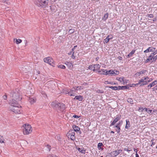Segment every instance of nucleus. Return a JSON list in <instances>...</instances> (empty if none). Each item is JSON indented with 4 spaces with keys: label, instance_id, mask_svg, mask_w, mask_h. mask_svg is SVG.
Masks as SVG:
<instances>
[{
    "label": "nucleus",
    "instance_id": "nucleus-25",
    "mask_svg": "<svg viewBox=\"0 0 157 157\" xmlns=\"http://www.w3.org/2000/svg\"><path fill=\"white\" fill-rule=\"evenodd\" d=\"M100 65L99 64H94V68H96L97 69H99L100 67Z\"/></svg>",
    "mask_w": 157,
    "mask_h": 157
},
{
    "label": "nucleus",
    "instance_id": "nucleus-3",
    "mask_svg": "<svg viewBox=\"0 0 157 157\" xmlns=\"http://www.w3.org/2000/svg\"><path fill=\"white\" fill-rule=\"evenodd\" d=\"M23 132L24 134L28 135L32 132V127L30 125L25 124L23 126Z\"/></svg>",
    "mask_w": 157,
    "mask_h": 157
},
{
    "label": "nucleus",
    "instance_id": "nucleus-32",
    "mask_svg": "<svg viewBox=\"0 0 157 157\" xmlns=\"http://www.w3.org/2000/svg\"><path fill=\"white\" fill-rule=\"evenodd\" d=\"M112 37L109 38V37H107L104 40V42H105L106 43H108L110 39H111Z\"/></svg>",
    "mask_w": 157,
    "mask_h": 157
},
{
    "label": "nucleus",
    "instance_id": "nucleus-62",
    "mask_svg": "<svg viewBox=\"0 0 157 157\" xmlns=\"http://www.w3.org/2000/svg\"><path fill=\"white\" fill-rule=\"evenodd\" d=\"M134 151L136 153H137V150L136 149H135V148H134Z\"/></svg>",
    "mask_w": 157,
    "mask_h": 157
},
{
    "label": "nucleus",
    "instance_id": "nucleus-38",
    "mask_svg": "<svg viewBox=\"0 0 157 157\" xmlns=\"http://www.w3.org/2000/svg\"><path fill=\"white\" fill-rule=\"evenodd\" d=\"M3 140V137L0 136V143H4Z\"/></svg>",
    "mask_w": 157,
    "mask_h": 157
},
{
    "label": "nucleus",
    "instance_id": "nucleus-15",
    "mask_svg": "<svg viewBox=\"0 0 157 157\" xmlns=\"http://www.w3.org/2000/svg\"><path fill=\"white\" fill-rule=\"evenodd\" d=\"M146 70H142L139 72H137L135 74V76H139L140 75L144 74L146 72Z\"/></svg>",
    "mask_w": 157,
    "mask_h": 157
},
{
    "label": "nucleus",
    "instance_id": "nucleus-63",
    "mask_svg": "<svg viewBox=\"0 0 157 157\" xmlns=\"http://www.w3.org/2000/svg\"><path fill=\"white\" fill-rule=\"evenodd\" d=\"M144 78L145 80H147L149 78L148 77H144Z\"/></svg>",
    "mask_w": 157,
    "mask_h": 157
},
{
    "label": "nucleus",
    "instance_id": "nucleus-12",
    "mask_svg": "<svg viewBox=\"0 0 157 157\" xmlns=\"http://www.w3.org/2000/svg\"><path fill=\"white\" fill-rule=\"evenodd\" d=\"M116 79L117 80L121 82V83L122 84L123 83V85H124V77H117L116 78Z\"/></svg>",
    "mask_w": 157,
    "mask_h": 157
},
{
    "label": "nucleus",
    "instance_id": "nucleus-61",
    "mask_svg": "<svg viewBox=\"0 0 157 157\" xmlns=\"http://www.w3.org/2000/svg\"><path fill=\"white\" fill-rule=\"evenodd\" d=\"M124 151H131V150H128V148H124Z\"/></svg>",
    "mask_w": 157,
    "mask_h": 157
},
{
    "label": "nucleus",
    "instance_id": "nucleus-56",
    "mask_svg": "<svg viewBox=\"0 0 157 157\" xmlns=\"http://www.w3.org/2000/svg\"><path fill=\"white\" fill-rule=\"evenodd\" d=\"M93 67L92 66V65H91V66H90L89 67V69H90V70H92V68H93Z\"/></svg>",
    "mask_w": 157,
    "mask_h": 157
},
{
    "label": "nucleus",
    "instance_id": "nucleus-36",
    "mask_svg": "<svg viewBox=\"0 0 157 157\" xmlns=\"http://www.w3.org/2000/svg\"><path fill=\"white\" fill-rule=\"evenodd\" d=\"M144 109L149 114L151 113L152 110H148L147 108H144Z\"/></svg>",
    "mask_w": 157,
    "mask_h": 157
},
{
    "label": "nucleus",
    "instance_id": "nucleus-45",
    "mask_svg": "<svg viewBox=\"0 0 157 157\" xmlns=\"http://www.w3.org/2000/svg\"><path fill=\"white\" fill-rule=\"evenodd\" d=\"M46 147L48 149V151H50L51 150V146L48 144L46 145Z\"/></svg>",
    "mask_w": 157,
    "mask_h": 157
},
{
    "label": "nucleus",
    "instance_id": "nucleus-2",
    "mask_svg": "<svg viewBox=\"0 0 157 157\" xmlns=\"http://www.w3.org/2000/svg\"><path fill=\"white\" fill-rule=\"evenodd\" d=\"M20 96L18 92H11L10 93V96L12 98V100L11 102L14 100L16 102H17L19 100H20V98L19 97Z\"/></svg>",
    "mask_w": 157,
    "mask_h": 157
},
{
    "label": "nucleus",
    "instance_id": "nucleus-7",
    "mask_svg": "<svg viewBox=\"0 0 157 157\" xmlns=\"http://www.w3.org/2000/svg\"><path fill=\"white\" fill-rule=\"evenodd\" d=\"M65 105L63 103H58L57 110L63 111L65 109Z\"/></svg>",
    "mask_w": 157,
    "mask_h": 157
},
{
    "label": "nucleus",
    "instance_id": "nucleus-30",
    "mask_svg": "<svg viewBox=\"0 0 157 157\" xmlns=\"http://www.w3.org/2000/svg\"><path fill=\"white\" fill-rule=\"evenodd\" d=\"M127 101L130 103L131 104H133V101L132 99L131 98H128L127 99Z\"/></svg>",
    "mask_w": 157,
    "mask_h": 157
},
{
    "label": "nucleus",
    "instance_id": "nucleus-39",
    "mask_svg": "<svg viewBox=\"0 0 157 157\" xmlns=\"http://www.w3.org/2000/svg\"><path fill=\"white\" fill-rule=\"evenodd\" d=\"M129 88V87L127 86H121V89L122 90H125L128 89Z\"/></svg>",
    "mask_w": 157,
    "mask_h": 157
},
{
    "label": "nucleus",
    "instance_id": "nucleus-37",
    "mask_svg": "<svg viewBox=\"0 0 157 157\" xmlns=\"http://www.w3.org/2000/svg\"><path fill=\"white\" fill-rule=\"evenodd\" d=\"M102 145H103V144L101 143H99L98 145V148L99 149H100L101 148V147Z\"/></svg>",
    "mask_w": 157,
    "mask_h": 157
},
{
    "label": "nucleus",
    "instance_id": "nucleus-59",
    "mask_svg": "<svg viewBox=\"0 0 157 157\" xmlns=\"http://www.w3.org/2000/svg\"><path fill=\"white\" fill-rule=\"evenodd\" d=\"M118 58L119 59L122 60V57L121 56H118Z\"/></svg>",
    "mask_w": 157,
    "mask_h": 157
},
{
    "label": "nucleus",
    "instance_id": "nucleus-43",
    "mask_svg": "<svg viewBox=\"0 0 157 157\" xmlns=\"http://www.w3.org/2000/svg\"><path fill=\"white\" fill-rule=\"evenodd\" d=\"M3 2H4L5 3L8 4H9L10 2L8 1V0H2Z\"/></svg>",
    "mask_w": 157,
    "mask_h": 157
},
{
    "label": "nucleus",
    "instance_id": "nucleus-17",
    "mask_svg": "<svg viewBox=\"0 0 157 157\" xmlns=\"http://www.w3.org/2000/svg\"><path fill=\"white\" fill-rule=\"evenodd\" d=\"M29 101L31 103V104H33L36 101V99L34 98H30L29 100Z\"/></svg>",
    "mask_w": 157,
    "mask_h": 157
},
{
    "label": "nucleus",
    "instance_id": "nucleus-5",
    "mask_svg": "<svg viewBox=\"0 0 157 157\" xmlns=\"http://www.w3.org/2000/svg\"><path fill=\"white\" fill-rule=\"evenodd\" d=\"M44 61L45 63H48L50 65H52L53 63V60L50 57L45 58L44 59Z\"/></svg>",
    "mask_w": 157,
    "mask_h": 157
},
{
    "label": "nucleus",
    "instance_id": "nucleus-41",
    "mask_svg": "<svg viewBox=\"0 0 157 157\" xmlns=\"http://www.w3.org/2000/svg\"><path fill=\"white\" fill-rule=\"evenodd\" d=\"M111 70H109L108 71H106L105 72V75L110 74V73H111Z\"/></svg>",
    "mask_w": 157,
    "mask_h": 157
},
{
    "label": "nucleus",
    "instance_id": "nucleus-33",
    "mask_svg": "<svg viewBox=\"0 0 157 157\" xmlns=\"http://www.w3.org/2000/svg\"><path fill=\"white\" fill-rule=\"evenodd\" d=\"M148 82L147 81H144L143 83H141L140 86H142L144 85H147L148 84Z\"/></svg>",
    "mask_w": 157,
    "mask_h": 157
},
{
    "label": "nucleus",
    "instance_id": "nucleus-47",
    "mask_svg": "<svg viewBox=\"0 0 157 157\" xmlns=\"http://www.w3.org/2000/svg\"><path fill=\"white\" fill-rule=\"evenodd\" d=\"M157 59V55L153 56V61H155Z\"/></svg>",
    "mask_w": 157,
    "mask_h": 157
},
{
    "label": "nucleus",
    "instance_id": "nucleus-29",
    "mask_svg": "<svg viewBox=\"0 0 157 157\" xmlns=\"http://www.w3.org/2000/svg\"><path fill=\"white\" fill-rule=\"evenodd\" d=\"M16 40L15 42L17 44H18L19 43H20L22 42V40L20 39H14V40Z\"/></svg>",
    "mask_w": 157,
    "mask_h": 157
},
{
    "label": "nucleus",
    "instance_id": "nucleus-19",
    "mask_svg": "<svg viewBox=\"0 0 157 157\" xmlns=\"http://www.w3.org/2000/svg\"><path fill=\"white\" fill-rule=\"evenodd\" d=\"M153 60V56L151 55L149 56L148 58L145 61V63H147L150 60Z\"/></svg>",
    "mask_w": 157,
    "mask_h": 157
},
{
    "label": "nucleus",
    "instance_id": "nucleus-11",
    "mask_svg": "<svg viewBox=\"0 0 157 157\" xmlns=\"http://www.w3.org/2000/svg\"><path fill=\"white\" fill-rule=\"evenodd\" d=\"M122 122V121H119V123L117 124L115 126V127L116 128L115 129L116 130V131L117 132V133H119L120 131V124Z\"/></svg>",
    "mask_w": 157,
    "mask_h": 157
},
{
    "label": "nucleus",
    "instance_id": "nucleus-44",
    "mask_svg": "<svg viewBox=\"0 0 157 157\" xmlns=\"http://www.w3.org/2000/svg\"><path fill=\"white\" fill-rule=\"evenodd\" d=\"M111 70V73H110V74L112 75H115V71H113L112 70Z\"/></svg>",
    "mask_w": 157,
    "mask_h": 157
},
{
    "label": "nucleus",
    "instance_id": "nucleus-55",
    "mask_svg": "<svg viewBox=\"0 0 157 157\" xmlns=\"http://www.w3.org/2000/svg\"><path fill=\"white\" fill-rule=\"evenodd\" d=\"M152 56H153L155 55H156L155 53V52H154L152 53L151 54Z\"/></svg>",
    "mask_w": 157,
    "mask_h": 157
},
{
    "label": "nucleus",
    "instance_id": "nucleus-64",
    "mask_svg": "<svg viewBox=\"0 0 157 157\" xmlns=\"http://www.w3.org/2000/svg\"><path fill=\"white\" fill-rule=\"evenodd\" d=\"M82 85H84V86H86L87 85V83H86V82H84L82 84Z\"/></svg>",
    "mask_w": 157,
    "mask_h": 157
},
{
    "label": "nucleus",
    "instance_id": "nucleus-57",
    "mask_svg": "<svg viewBox=\"0 0 157 157\" xmlns=\"http://www.w3.org/2000/svg\"><path fill=\"white\" fill-rule=\"evenodd\" d=\"M3 98L4 99H6L7 98V96L4 95L3 96Z\"/></svg>",
    "mask_w": 157,
    "mask_h": 157
},
{
    "label": "nucleus",
    "instance_id": "nucleus-14",
    "mask_svg": "<svg viewBox=\"0 0 157 157\" xmlns=\"http://www.w3.org/2000/svg\"><path fill=\"white\" fill-rule=\"evenodd\" d=\"M157 83V81L155 80L153 82H151L150 84L149 85H148L147 87L148 88H151V87L154 86Z\"/></svg>",
    "mask_w": 157,
    "mask_h": 157
},
{
    "label": "nucleus",
    "instance_id": "nucleus-22",
    "mask_svg": "<svg viewBox=\"0 0 157 157\" xmlns=\"http://www.w3.org/2000/svg\"><path fill=\"white\" fill-rule=\"evenodd\" d=\"M68 135L75 136V133L73 130H71L69 132Z\"/></svg>",
    "mask_w": 157,
    "mask_h": 157
},
{
    "label": "nucleus",
    "instance_id": "nucleus-46",
    "mask_svg": "<svg viewBox=\"0 0 157 157\" xmlns=\"http://www.w3.org/2000/svg\"><path fill=\"white\" fill-rule=\"evenodd\" d=\"M69 32L70 33H72L74 32V30L73 29H71L69 30Z\"/></svg>",
    "mask_w": 157,
    "mask_h": 157
},
{
    "label": "nucleus",
    "instance_id": "nucleus-4",
    "mask_svg": "<svg viewBox=\"0 0 157 157\" xmlns=\"http://www.w3.org/2000/svg\"><path fill=\"white\" fill-rule=\"evenodd\" d=\"M48 1V0H47ZM48 2L46 0H38L36 5L39 7L45 8L47 6Z\"/></svg>",
    "mask_w": 157,
    "mask_h": 157
},
{
    "label": "nucleus",
    "instance_id": "nucleus-16",
    "mask_svg": "<svg viewBox=\"0 0 157 157\" xmlns=\"http://www.w3.org/2000/svg\"><path fill=\"white\" fill-rule=\"evenodd\" d=\"M65 64L67 65L69 67V68H71L73 67L72 64L70 62H66L65 63Z\"/></svg>",
    "mask_w": 157,
    "mask_h": 157
},
{
    "label": "nucleus",
    "instance_id": "nucleus-60",
    "mask_svg": "<svg viewBox=\"0 0 157 157\" xmlns=\"http://www.w3.org/2000/svg\"><path fill=\"white\" fill-rule=\"evenodd\" d=\"M152 78H150L148 81H147L148 83L152 81Z\"/></svg>",
    "mask_w": 157,
    "mask_h": 157
},
{
    "label": "nucleus",
    "instance_id": "nucleus-35",
    "mask_svg": "<svg viewBox=\"0 0 157 157\" xmlns=\"http://www.w3.org/2000/svg\"><path fill=\"white\" fill-rule=\"evenodd\" d=\"M83 88L82 86H78L76 87V91H77L78 90H80L82 89Z\"/></svg>",
    "mask_w": 157,
    "mask_h": 157
},
{
    "label": "nucleus",
    "instance_id": "nucleus-23",
    "mask_svg": "<svg viewBox=\"0 0 157 157\" xmlns=\"http://www.w3.org/2000/svg\"><path fill=\"white\" fill-rule=\"evenodd\" d=\"M73 129H74V131H78L80 130V128H78V127L75 125L73 127Z\"/></svg>",
    "mask_w": 157,
    "mask_h": 157
},
{
    "label": "nucleus",
    "instance_id": "nucleus-40",
    "mask_svg": "<svg viewBox=\"0 0 157 157\" xmlns=\"http://www.w3.org/2000/svg\"><path fill=\"white\" fill-rule=\"evenodd\" d=\"M58 67L59 68H62V69H65V66L64 65H59L58 66Z\"/></svg>",
    "mask_w": 157,
    "mask_h": 157
},
{
    "label": "nucleus",
    "instance_id": "nucleus-51",
    "mask_svg": "<svg viewBox=\"0 0 157 157\" xmlns=\"http://www.w3.org/2000/svg\"><path fill=\"white\" fill-rule=\"evenodd\" d=\"M74 52H73L72 54V56H71V57L73 59H75V56L74 55Z\"/></svg>",
    "mask_w": 157,
    "mask_h": 157
},
{
    "label": "nucleus",
    "instance_id": "nucleus-49",
    "mask_svg": "<svg viewBox=\"0 0 157 157\" xmlns=\"http://www.w3.org/2000/svg\"><path fill=\"white\" fill-rule=\"evenodd\" d=\"M116 123V122L115 121H114L113 120V122L111 124L110 126H111L114 125Z\"/></svg>",
    "mask_w": 157,
    "mask_h": 157
},
{
    "label": "nucleus",
    "instance_id": "nucleus-18",
    "mask_svg": "<svg viewBox=\"0 0 157 157\" xmlns=\"http://www.w3.org/2000/svg\"><path fill=\"white\" fill-rule=\"evenodd\" d=\"M106 70L101 69V70H99L98 72L101 75H104L105 74V71H106Z\"/></svg>",
    "mask_w": 157,
    "mask_h": 157
},
{
    "label": "nucleus",
    "instance_id": "nucleus-48",
    "mask_svg": "<svg viewBox=\"0 0 157 157\" xmlns=\"http://www.w3.org/2000/svg\"><path fill=\"white\" fill-rule=\"evenodd\" d=\"M144 110H145V109L143 108H140L139 109V111L141 112H142Z\"/></svg>",
    "mask_w": 157,
    "mask_h": 157
},
{
    "label": "nucleus",
    "instance_id": "nucleus-42",
    "mask_svg": "<svg viewBox=\"0 0 157 157\" xmlns=\"http://www.w3.org/2000/svg\"><path fill=\"white\" fill-rule=\"evenodd\" d=\"M105 83H107V84H115V83H113V82H109L108 81H105Z\"/></svg>",
    "mask_w": 157,
    "mask_h": 157
},
{
    "label": "nucleus",
    "instance_id": "nucleus-54",
    "mask_svg": "<svg viewBox=\"0 0 157 157\" xmlns=\"http://www.w3.org/2000/svg\"><path fill=\"white\" fill-rule=\"evenodd\" d=\"M115 75H117L119 74V72L117 71H115Z\"/></svg>",
    "mask_w": 157,
    "mask_h": 157
},
{
    "label": "nucleus",
    "instance_id": "nucleus-1",
    "mask_svg": "<svg viewBox=\"0 0 157 157\" xmlns=\"http://www.w3.org/2000/svg\"><path fill=\"white\" fill-rule=\"evenodd\" d=\"M11 105L13 106L11 109L12 111L15 113H21V108L19 107V105L17 102L14 100L10 102Z\"/></svg>",
    "mask_w": 157,
    "mask_h": 157
},
{
    "label": "nucleus",
    "instance_id": "nucleus-8",
    "mask_svg": "<svg viewBox=\"0 0 157 157\" xmlns=\"http://www.w3.org/2000/svg\"><path fill=\"white\" fill-rule=\"evenodd\" d=\"M121 150H120L114 151L111 152L110 153V154L111 155V156L113 157L116 156L120 153L121 152Z\"/></svg>",
    "mask_w": 157,
    "mask_h": 157
},
{
    "label": "nucleus",
    "instance_id": "nucleus-24",
    "mask_svg": "<svg viewBox=\"0 0 157 157\" xmlns=\"http://www.w3.org/2000/svg\"><path fill=\"white\" fill-rule=\"evenodd\" d=\"M126 124L125 126L126 128H128V127H129L130 126V123L128 121H127V120H126Z\"/></svg>",
    "mask_w": 157,
    "mask_h": 157
},
{
    "label": "nucleus",
    "instance_id": "nucleus-26",
    "mask_svg": "<svg viewBox=\"0 0 157 157\" xmlns=\"http://www.w3.org/2000/svg\"><path fill=\"white\" fill-rule=\"evenodd\" d=\"M108 13H106V14H105L104 15L103 17L102 18V19L103 20L105 21L108 18Z\"/></svg>",
    "mask_w": 157,
    "mask_h": 157
},
{
    "label": "nucleus",
    "instance_id": "nucleus-13",
    "mask_svg": "<svg viewBox=\"0 0 157 157\" xmlns=\"http://www.w3.org/2000/svg\"><path fill=\"white\" fill-rule=\"evenodd\" d=\"M83 97L81 95H78L75 96V98H74V100L76 99L79 101H82L83 99Z\"/></svg>",
    "mask_w": 157,
    "mask_h": 157
},
{
    "label": "nucleus",
    "instance_id": "nucleus-31",
    "mask_svg": "<svg viewBox=\"0 0 157 157\" xmlns=\"http://www.w3.org/2000/svg\"><path fill=\"white\" fill-rule=\"evenodd\" d=\"M68 137H70L71 140H74L75 139V136H71L70 135H68Z\"/></svg>",
    "mask_w": 157,
    "mask_h": 157
},
{
    "label": "nucleus",
    "instance_id": "nucleus-58",
    "mask_svg": "<svg viewBox=\"0 0 157 157\" xmlns=\"http://www.w3.org/2000/svg\"><path fill=\"white\" fill-rule=\"evenodd\" d=\"M73 117L76 118H78L79 117L77 115H74Z\"/></svg>",
    "mask_w": 157,
    "mask_h": 157
},
{
    "label": "nucleus",
    "instance_id": "nucleus-34",
    "mask_svg": "<svg viewBox=\"0 0 157 157\" xmlns=\"http://www.w3.org/2000/svg\"><path fill=\"white\" fill-rule=\"evenodd\" d=\"M135 51V50H132V51L128 55V56L129 57L131 56H132L133 54H134Z\"/></svg>",
    "mask_w": 157,
    "mask_h": 157
},
{
    "label": "nucleus",
    "instance_id": "nucleus-28",
    "mask_svg": "<svg viewBox=\"0 0 157 157\" xmlns=\"http://www.w3.org/2000/svg\"><path fill=\"white\" fill-rule=\"evenodd\" d=\"M78 151L82 153H85V150L82 149L80 148H78Z\"/></svg>",
    "mask_w": 157,
    "mask_h": 157
},
{
    "label": "nucleus",
    "instance_id": "nucleus-6",
    "mask_svg": "<svg viewBox=\"0 0 157 157\" xmlns=\"http://www.w3.org/2000/svg\"><path fill=\"white\" fill-rule=\"evenodd\" d=\"M76 89L75 88H72L71 90L68 92L67 93H66V94H68L70 96H75L76 94L75 93Z\"/></svg>",
    "mask_w": 157,
    "mask_h": 157
},
{
    "label": "nucleus",
    "instance_id": "nucleus-52",
    "mask_svg": "<svg viewBox=\"0 0 157 157\" xmlns=\"http://www.w3.org/2000/svg\"><path fill=\"white\" fill-rule=\"evenodd\" d=\"M148 16L150 18H152L153 17V15L152 14H147Z\"/></svg>",
    "mask_w": 157,
    "mask_h": 157
},
{
    "label": "nucleus",
    "instance_id": "nucleus-27",
    "mask_svg": "<svg viewBox=\"0 0 157 157\" xmlns=\"http://www.w3.org/2000/svg\"><path fill=\"white\" fill-rule=\"evenodd\" d=\"M109 88H111V89L114 90H118V87L117 86H109L108 87Z\"/></svg>",
    "mask_w": 157,
    "mask_h": 157
},
{
    "label": "nucleus",
    "instance_id": "nucleus-50",
    "mask_svg": "<svg viewBox=\"0 0 157 157\" xmlns=\"http://www.w3.org/2000/svg\"><path fill=\"white\" fill-rule=\"evenodd\" d=\"M116 123V122L115 121H114L113 120V122L111 124L110 126H111L114 125Z\"/></svg>",
    "mask_w": 157,
    "mask_h": 157
},
{
    "label": "nucleus",
    "instance_id": "nucleus-10",
    "mask_svg": "<svg viewBox=\"0 0 157 157\" xmlns=\"http://www.w3.org/2000/svg\"><path fill=\"white\" fill-rule=\"evenodd\" d=\"M155 48H154L152 47H149L146 50L144 51V53H147L150 52H153L155 50Z\"/></svg>",
    "mask_w": 157,
    "mask_h": 157
},
{
    "label": "nucleus",
    "instance_id": "nucleus-9",
    "mask_svg": "<svg viewBox=\"0 0 157 157\" xmlns=\"http://www.w3.org/2000/svg\"><path fill=\"white\" fill-rule=\"evenodd\" d=\"M58 102L55 101L51 103L50 105L54 109L57 110L58 106Z\"/></svg>",
    "mask_w": 157,
    "mask_h": 157
},
{
    "label": "nucleus",
    "instance_id": "nucleus-20",
    "mask_svg": "<svg viewBox=\"0 0 157 157\" xmlns=\"http://www.w3.org/2000/svg\"><path fill=\"white\" fill-rule=\"evenodd\" d=\"M144 81V78H142L139 80L138 81V82L136 84H134L135 85H140L141 83H143Z\"/></svg>",
    "mask_w": 157,
    "mask_h": 157
},
{
    "label": "nucleus",
    "instance_id": "nucleus-53",
    "mask_svg": "<svg viewBox=\"0 0 157 157\" xmlns=\"http://www.w3.org/2000/svg\"><path fill=\"white\" fill-rule=\"evenodd\" d=\"M48 157H57L56 156L53 155H49Z\"/></svg>",
    "mask_w": 157,
    "mask_h": 157
},
{
    "label": "nucleus",
    "instance_id": "nucleus-21",
    "mask_svg": "<svg viewBox=\"0 0 157 157\" xmlns=\"http://www.w3.org/2000/svg\"><path fill=\"white\" fill-rule=\"evenodd\" d=\"M121 118V116L120 115H117V116L116 118H115L114 120L115 121L117 122L119 120H120Z\"/></svg>",
    "mask_w": 157,
    "mask_h": 157
}]
</instances>
